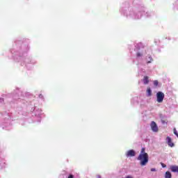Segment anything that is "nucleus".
<instances>
[{
    "label": "nucleus",
    "mask_w": 178,
    "mask_h": 178,
    "mask_svg": "<svg viewBox=\"0 0 178 178\" xmlns=\"http://www.w3.org/2000/svg\"><path fill=\"white\" fill-rule=\"evenodd\" d=\"M68 178H74V177L73 176V175H70L68 176Z\"/></svg>",
    "instance_id": "nucleus-14"
},
{
    "label": "nucleus",
    "mask_w": 178,
    "mask_h": 178,
    "mask_svg": "<svg viewBox=\"0 0 178 178\" xmlns=\"http://www.w3.org/2000/svg\"><path fill=\"white\" fill-rule=\"evenodd\" d=\"M170 169L173 173H178V165H170Z\"/></svg>",
    "instance_id": "nucleus-5"
},
{
    "label": "nucleus",
    "mask_w": 178,
    "mask_h": 178,
    "mask_svg": "<svg viewBox=\"0 0 178 178\" xmlns=\"http://www.w3.org/2000/svg\"><path fill=\"white\" fill-rule=\"evenodd\" d=\"M173 131H174V134L177 136V137L178 138V133H177V131L176 130V128H174Z\"/></svg>",
    "instance_id": "nucleus-10"
},
{
    "label": "nucleus",
    "mask_w": 178,
    "mask_h": 178,
    "mask_svg": "<svg viewBox=\"0 0 178 178\" xmlns=\"http://www.w3.org/2000/svg\"><path fill=\"white\" fill-rule=\"evenodd\" d=\"M150 60H152V58L151 57H149Z\"/></svg>",
    "instance_id": "nucleus-18"
},
{
    "label": "nucleus",
    "mask_w": 178,
    "mask_h": 178,
    "mask_svg": "<svg viewBox=\"0 0 178 178\" xmlns=\"http://www.w3.org/2000/svg\"><path fill=\"white\" fill-rule=\"evenodd\" d=\"M158 84H159V82L157 80L154 81V86H155V87H158Z\"/></svg>",
    "instance_id": "nucleus-11"
},
{
    "label": "nucleus",
    "mask_w": 178,
    "mask_h": 178,
    "mask_svg": "<svg viewBox=\"0 0 178 178\" xmlns=\"http://www.w3.org/2000/svg\"><path fill=\"white\" fill-rule=\"evenodd\" d=\"M156 169L155 168H151V172H156Z\"/></svg>",
    "instance_id": "nucleus-15"
},
{
    "label": "nucleus",
    "mask_w": 178,
    "mask_h": 178,
    "mask_svg": "<svg viewBox=\"0 0 178 178\" xmlns=\"http://www.w3.org/2000/svg\"><path fill=\"white\" fill-rule=\"evenodd\" d=\"M165 178H172V173H170V172L167 171L165 172Z\"/></svg>",
    "instance_id": "nucleus-9"
},
{
    "label": "nucleus",
    "mask_w": 178,
    "mask_h": 178,
    "mask_svg": "<svg viewBox=\"0 0 178 178\" xmlns=\"http://www.w3.org/2000/svg\"><path fill=\"white\" fill-rule=\"evenodd\" d=\"M150 127L152 131H154V133H158L159 129H158V125H156V123L155 122L152 121L151 122Z\"/></svg>",
    "instance_id": "nucleus-3"
},
{
    "label": "nucleus",
    "mask_w": 178,
    "mask_h": 178,
    "mask_svg": "<svg viewBox=\"0 0 178 178\" xmlns=\"http://www.w3.org/2000/svg\"><path fill=\"white\" fill-rule=\"evenodd\" d=\"M125 178H133V177L130 176V175H128Z\"/></svg>",
    "instance_id": "nucleus-16"
},
{
    "label": "nucleus",
    "mask_w": 178,
    "mask_h": 178,
    "mask_svg": "<svg viewBox=\"0 0 178 178\" xmlns=\"http://www.w3.org/2000/svg\"><path fill=\"white\" fill-rule=\"evenodd\" d=\"M147 94L148 97H151V95H152V91L151 90V88L149 87L147 88Z\"/></svg>",
    "instance_id": "nucleus-8"
},
{
    "label": "nucleus",
    "mask_w": 178,
    "mask_h": 178,
    "mask_svg": "<svg viewBox=\"0 0 178 178\" xmlns=\"http://www.w3.org/2000/svg\"><path fill=\"white\" fill-rule=\"evenodd\" d=\"M161 166L162 168H166V165H165L164 163H161Z\"/></svg>",
    "instance_id": "nucleus-13"
},
{
    "label": "nucleus",
    "mask_w": 178,
    "mask_h": 178,
    "mask_svg": "<svg viewBox=\"0 0 178 178\" xmlns=\"http://www.w3.org/2000/svg\"><path fill=\"white\" fill-rule=\"evenodd\" d=\"M166 141H167L168 145H169V147H175V143H173L172 142V138H170V137L168 136L166 138Z\"/></svg>",
    "instance_id": "nucleus-6"
},
{
    "label": "nucleus",
    "mask_w": 178,
    "mask_h": 178,
    "mask_svg": "<svg viewBox=\"0 0 178 178\" xmlns=\"http://www.w3.org/2000/svg\"><path fill=\"white\" fill-rule=\"evenodd\" d=\"M39 98H42V95L40 94V95H39Z\"/></svg>",
    "instance_id": "nucleus-17"
},
{
    "label": "nucleus",
    "mask_w": 178,
    "mask_h": 178,
    "mask_svg": "<svg viewBox=\"0 0 178 178\" xmlns=\"http://www.w3.org/2000/svg\"><path fill=\"white\" fill-rule=\"evenodd\" d=\"M147 63H151V61H148Z\"/></svg>",
    "instance_id": "nucleus-19"
},
{
    "label": "nucleus",
    "mask_w": 178,
    "mask_h": 178,
    "mask_svg": "<svg viewBox=\"0 0 178 178\" xmlns=\"http://www.w3.org/2000/svg\"><path fill=\"white\" fill-rule=\"evenodd\" d=\"M148 83H149V77L147 76H145L143 78V84L147 85L148 84Z\"/></svg>",
    "instance_id": "nucleus-7"
},
{
    "label": "nucleus",
    "mask_w": 178,
    "mask_h": 178,
    "mask_svg": "<svg viewBox=\"0 0 178 178\" xmlns=\"http://www.w3.org/2000/svg\"><path fill=\"white\" fill-rule=\"evenodd\" d=\"M156 98H157V102H159V104H161V102H163V99L165 98V94L162 92H158L156 93Z\"/></svg>",
    "instance_id": "nucleus-2"
},
{
    "label": "nucleus",
    "mask_w": 178,
    "mask_h": 178,
    "mask_svg": "<svg viewBox=\"0 0 178 178\" xmlns=\"http://www.w3.org/2000/svg\"><path fill=\"white\" fill-rule=\"evenodd\" d=\"M136 56H137V58H140V56H143V54H141V53H140V52H138V53L136 54Z\"/></svg>",
    "instance_id": "nucleus-12"
},
{
    "label": "nucleus",
    "mask_w": 178,
    "mask_h": 178,
    "mask_svg": "<svg viewBox=\"0 0 178 178\" xmlns=\"http://www.w3.org/2000/svg\"><path fill=\"white\" fill-rule=\"evenodd\" d=\"M127 156H136V152L133 149L129 150L127 154H126Z\"/></svg>",
    "instance_id": "nucleus-4"
},
{
    "label": "nucleus",
    "mask_w": 178,
    "mask_h": 178,
    "mask_svg": "<svg viewBox=\"0 0 178 178\" xmlns=\"http://www.w3.org/2000/svg\"><path fill=\"white\" fill-rule=\"evenodd\" d=\"M140 161V166H145L148 163L149 156L148 154L145 152V147L141 149L140 153L137 158Z\"/></svg>",
    "instance_id": "nucleus-1"
}]
</instances>
